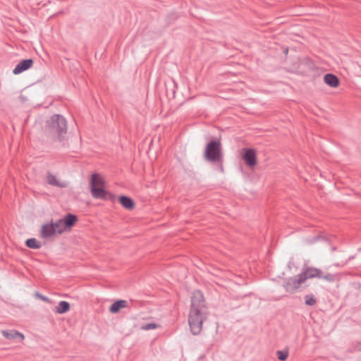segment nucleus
Segmentation results:
<instances>
[{"instance_id":"f257e3e1","label":"nucleus","mask_w":361,"mask_h":361,"mask_svg":"<svg viewBox=\"0 0 361 361\" xmlns=\"http://www.w3.org/2000/svg\"><path fill=\"white\" fill-rule=\"evenodd\" d=\"M207 308L202 293L196 290L192 293L191 306L188 315V324L194 335L202 331V323L207 319Z\"/></svg>"},{"instance_id":"f03ea898","label":"nucleus","mask_w":361,"mask_h":361,"mask_svg":"<svg viewBox=\"0 0 361 361\" xmlns=\"http://www.w3.org/2000/svg\"><path fill=\"white\" fill-rule=\"evenodd\" d=\"M45 130L53 139L61 140L67 133L66 120L61 115H54L47 121Z\"/></svg>"},{"instance_id":"7ed1b4c3","label":"nucleus","mask_w":361,"mask_h":361,"mask_svg":"<svg viewBox=\"0 0 361 361\" xmlns=\"http://www.w3.org/2000/svg\"><path fill=\"white\" fill-rule=\"evenodd\" d=\"M92 195L97 199H108L109 193L105 189L103 177L97 173L92 174L90 182Z\"/></svg>"},{"instance_id":"20e7f679","label":"nucleus","mask_w":361,"mask_h":361,"mask_svg":"<svg viewBox=\"0 0 361 361\" xmlns=\"http://www.w3.org/2000/svg\"><path fill=\"white\" fill-rule=\"evenodd\" d=\"M204 158L211 162L221 161L223 157L221 145L219 140L209 142L204 150Z\"/></svg>"},{"instance_id":"39448f33","label":"nucleus","mask_w":361,"mask_h":361,"mask_svg":"<svg viewBox=\"0 0 361 361\" xmlns=\"http://www.w3.org/2000/svg\"><path fill=\"white\" fill-rule=\"evenodd\" d=\"M77 220L78 218L75 215L69 214L62 219L51 222L58 235H61L63 232L70 231Z\"/></svg>"},{"instance_id":"423d86ee","label":"nucleus","mask_w":361,"mask_h":361,"mask_svg":"<svg viewBox=\"0 0 361 361\" xmlns=\"http://www.w3.org/2000/svg\"><path fill=\"white\" fill-rule=\"evenodd\" d=\"M305 281L301 273L297 276L289 278L283 285L286 290L290 293L296 292Z\"/></svg>"},{"instance_id":"0eeeda50","label":"nucleus","mask_w":361,"mask_h":361,"mask_svg":"<svg viewBox=\"0 0 361 361\" xmlns=\"http://www.w3.org/2000/svg\"><path fill=\"white\" fill-rule=\"evenodd\" d=\"M242 158L250 168H254L257 165V154L253 149H243Z\"/></svg>"},{"instance_id":"6e6552de","label":"nucleus","mask_w":361,"mask_h":361,"mask_svg":"<svg viewBox=\"0 0 361 361\" xmlns=\"http://www.w3.org/2000/svg\"><path fill=\"white\" fill-rule=\"evenodd\" d=\"M301 274L305 281L313 278H322V271L313 267H304Z\"/></svg>"},{"instance_id":"1a4fd4ad","label":"nucleus","mask_w":361,"mask_h":361,"mask_svg":"<svg viewBox=\"0 0 361 361\" xmlns=\"http://www.w3.org/2000/svg\"><path fill=\"white\" fill-rule=\"evenodd\" d=\"M56 235H58L56 233L54 226L52 222L49 224H44L42 226L41 228V237L45 239L53 238Z\"/></svg>"},{"instance_id":"9d476101","label":"nucleus","mask_w":361,"mask_h":361,"mask_svg":"<svg viewBox=\"0 0 361 361\" xmlns=\"http://www.w3.org/2000/svg\"><path fill=\"white\" fill-rule=\"evenodd\" d=\"M33 64V61L32 59H25L19 62L15 68L13 70V73L14 75H18L22 72L29 69L32 67Z\"/></svg>"},{"instance_id":"9b49d317","label":"nucleus","mask_w":361,"mask_h":361,"mask_svg":"<svg viewBox=\"0 0 361 361\" xmlns=\"http://www.w3.org/2000/svg\"><path fill=\"white\" fill-rule=\"evenodd\" d=\"M46 180L47 183L51 185L56 186L58 188H66L67 186V183L65 181L59 180L56 176L48 173L46 176Z\"/></svg>"},{"instance_id":"f8f14e48","label":"nucleus","mask_w":361,"mask_h":361,"mask_svg":"<svg viewBox=\"0 0 361 361\" xmlns=\"http://www.w3.org/2000/svg\"><path fill=\"white\" fill-rule=\"evenodd\" d=\"M1 333L7 339L19 340L20 341H23L24 339L23 334L15 330L2 331Z\"/></svg>"},{"instance_id":"ddd939ff","label":"nucleus","mask_w":361,"mask_h":361,"mask_svg":"<svg viewBox=\"0 0 361 361\" xmlns=\"http://www.w3.org/2000/svg\"><path fill=\"white\" fill-rule=\"evenodd\" d=\"M128 306V302L125 300H119L114 302L109 307V311L111 313H118L121 310L126 308Z\"/></svg>"},{"instance_id":"4468645a","label":"nucleus","mask_w":361,"mask_h":361,"mask_svg":"<svg viewBox=\"0 0 361 361\" xmlns=\"http://www.w3.org/2000/svg\"><path fill=\"white\" fill-rule=\"evenodd\" d=\"M326 84L331 87H336L339 85V80L333 74H326L324 78Z\"/></svg>"},{"instance_id":"2eb2a0df","label":"nucleus","mask_w":361,"mask_h":361,"mask_svg":"<svg viewBox=\"0 0 361 361\" xmlns=\"http://www.w3.org/2000/svg\"><path fill=\"white\" fill-rule=\"evenodd\" d=\"M70 304L66 301H61L54 307V312L57 314H64L70 310Z\"/></svg>"},{"instance_id":"dca6fc26","label":"nucleus","mask_w":361,"mask_h":361,"mask_svg":"<svg viewBox=\"0 0 361 361\" xmlns=\"http://www.w3.org/2000/svg\"><path fill=\"white\" fill-rule=\"evenodd\" d=\"M119 202L121 205L127 209H132L134 207V202L133 200L127 196L120 197Z\"/></svg>"},{"instance_id":"f3484780","label":"nucleus","mask_w":361,"mask_h":361,"mask_svg":"<svg viewBox=\"0 0 361 361\" xmlns=\"http://www.w3.org/2000/svg\"><path fill=\"white\" fill-rule=\"evenodd\" d=\"M25 244L30 248L37 249L40 247L39 243L35 238L27 239Z\"/></svg>"},{"instance_id":"a211bd4d","label":"nucleus","mask_w":361,"mask_h":361,"mask_svg":"<svg viewBox=\"0 0 361 361\" xmlns=\"http://www.w3.org/2000/svg\"><path fill=\"white\" fill-rule=\"evenodd\" d=\"M160 326L156 323H149L142 325L140 329L144 331H148L151 329H155L157 328H159Z\"/></svg>"},{"instance_id":"6ab92c4d","label":"nucleus","mask_w":361,"mask_h":361,"mask_svg":"<svg viewBox=\"0 0 361 361\" xmlns=\"http://www.w3.org/2000/svg\"><path fill=\"white\" fill-rule=\"evenodd\" d=\"M305 302L307 305L312 306L316 303V299L312 295H307L305 297Z\"/></svg>"},{"instance_id":"aec40b11","label":"nucleus","mask_w":361,"mask_h":361,"mask_svg":"<svg viewBox=\"0 0 361 361\" xmlns=\"http://www.w3.org/2000/svg\"><path fill=\"white\" fill-rule=\"evenodd\" d=\"M288 353L287 351H282V350L277 351L278 359L281 361L286 360L288 357Z\"/></svg>"},{"instance_id":"412c9836","label":"nucleus","mask_w":361,"mask_h":361,"mask_svg":"<svg viewBox=\"0 0 361 361\" xmlns=\"http://www.w3.org/2000/svg\"><path fill=\"white\" fill-rule=\"evenodd\" d=\"M321 279H325L327 281H334L335 280V279H336V276L334 274H328L324 275L322 273V278Z\"/></svg>"},{"instance_id":"4be33fe9","label":"nucleus","mask_w":361,"mask_h":361,"mask_svg":"<svg viewBox=\"0 0 361 361\" xmlns=\"http://www.w3.org/2000/svg\"><path fill=\"white\" fill-rule=\"evenodd\" d=\"M35 296L37 297L38 298L42 300L43 301L49 302V299L48 298L39 294V293H36Z\"/></svg>"}]
</instances>
